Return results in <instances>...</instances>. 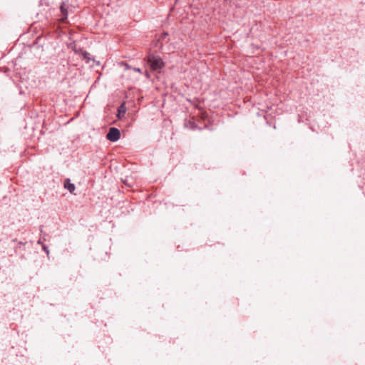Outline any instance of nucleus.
<instances>
[{"label":"nucleus","instance_id":"1","mask_svg":"<svg viewBox=\"0 0 365 365\" xmlns=\"http://www.w3.org/2000/svg\"><path fill=\"white\" fill-rule=\"evenodd\" d=\"M148 61L150 65L151 69L153 71H157L164 67L163 60L158 56H149Z\"/></svg>","mask_w":365,"mask_h":365},{"label":"nucleus","instance_id":"2","mask_svg":"<svg viewBox=\"0 0 365 365\" xmlns=\"http://www.w3.org/2000/svg\"><path fill=\"white\" fill-rule=\"evenodd\" d=\"M120 137V130L115 128H110L107 133L106 138L111 142L117 141Z\"/></svg>","mask_w":365,"mask_h":365},{"label":"nucleus","instance_id":"3","mask_svg":"<svg viewBox=\"0 0 365 365\" xmlns=\"http://www.w3.org/2000/svg\"><path fill=\"white\" fill-rule=\"evenodd\" d=\"M64 187L71 193L75 190V185L73 183H71L68 179L66 180Z\"/></svg>","mask_w":365,"mask_h":365},{"label":"nucleus","instance_id":"4","mask_svg":"<svg viewBox=\"0 0 365 365\" xmlns=\"http://www.w3.org/2000/svg\"><path fill=\"white\" fill-rule=\"evenodd\" d=\"M81 54L83 56V59L86 60L87 63H89L91 61H94V60L91 58L90 53L86 51H81Z\"/></svg>","mask_w":365,"mask_h":365},{"label":"nucleus","instance_id":"5","mask_svg":"<svg viewBox=\"0 0 365 365\" xmlns=\"http://www.w3.org/2000/svg\"><path fill=\"white\" fill-rule=\"evenodd\" d=\"M126 108L124 104H122L118 108V117L121 118L125 113Z\"/></svg>","mask_w":365,"mask_h":365},{"label":"nucleus","instance_id":"6","mask_svg":"<svg viewBox=\"0 0 365 365\" xmlns=\"http://www.w3.org/2000/svg\"><path fill=\"white\" fill-rule=\"evenodd\" d=\"M61 13H62V15H63V16L61 17V20L62 21H64L65 19L67 18V11H66V10L64 8V5L63 4L61 6Z\"/></svg>","mask_w":365,"mask_h":365},{"label":"nucleus","instance_id":"7","mask_svg":"<svg viewBox=\"0 0 365 365\" xmlns=\"http://www.w3.org/2000/svg\"><path fill=\"white\" fill-rule=\"evenodd\" d=\"M135 71L138 72V73L141 72V70L140 68H135Z\"/></svg>","mask_w":365,"mask_h":365}]
</instances>
